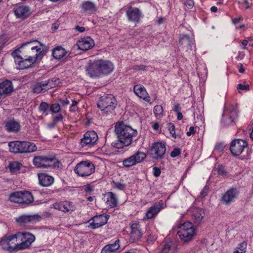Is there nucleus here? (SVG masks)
I'll list each match as a JSON object with an SVG mask.
<instances>
[{
	"label": "nucleus",
	"instance_id": "1",
	"mask_svg": "<svg viewBox=\"0 0 253 253\" xmlns=\"http://www.w3.org/2000/svg\"><path fill=\"white\" fill-rule=\"evenodd\" d=\"M114 70V65L108 60L99 59L89 60L86 66V74L91 78H96L101 76L107 75Z\"/></svg>",
	"mask_w": 253,
	"mask_h": 253
},
{
	"label": "nucleus",
	"instance_id": "2",
	"mask_svg": "<svg viewBox=\"0 0 253 253\" xmlns=\"http://www.w3.org/2000/svg\"><path fill=\"white\" fill-rule=\"evenodd\" d=\"M115 132L118 138V141L122 144V147L127 146L131 144L132 139L137 134L136 130L131 126L126 125L123 122H118L115 126ZM120 148L122 146H116Z\"/></svg>",
	"mask_w": 253,
	"mask_h": 253
},
{
	"label": "nucleus",
	"instance_id": "3",
	"mask_svg": "<svg viewBox=\"0 0 253 253\" xmlns=\"http://www.w3.org/2000/svg\"><path fill=\"white\" fill-rule=\"evenodd\" d=\"M43 44L37 40L30 41L23 43L20 46V53L25 57L34 58L35 60L40 58L43 54V50L41 48Z\"/></svg>",
	"mask_w": 253,
	"mask_h": 253
},
{
	"label": "nucleus",
	"instance_id": "4",
	"mask_svg": "<svg viewBox=\"0 0 253 253\" xmlns=\"http://www.w3.org/2000/svg\"><path fill=\"white\" fill-rule=\"evenodd\" d=\"M178 230L177 234L183 243L191 241L195 235V230L192 223L189 221L179 223L177 224Z\"/></svg>",
	"mask_w": 253,
	"mask_h": 253
},
{
	"label": "nucleus",
	"instance_id": "5",
	"mask_svg": "<svg viewBox=\"0 0 253 253\" xmlns=\"http://www.w3.org/2000/svg\"><path fill=\"white\" fill-rule=\"evenodd\" d=\"M9 151L14 153H31L37 151V147L33 142L15 141L8 143Z\"/></svg>",
	"mask_w": 253,
	"mask_h": 253
},
{
	"label": "nucleus",
	"instance_id": "6",
	"mask_svg": "<svg viewBox=\"0 0 253 253\" xmlns=\"http://www.w3.org/2000/svg\"><path fill=\"white\" fill-rule=\"evenodd\" d=\"M117 100L112 94L102 96L97 103L98 107L105 114L113 112L117 105Z\"/></svg>",
	"mask_w": 253,
	"mask_h": 253
},
{
	"label": "nucleus",
	"instance_id": "7",
	"mask_svg": "<svg viewBox=\"0 0 253 253\" xmlns=\"http://www.w3.org/2000/svg\"><path fill=\"white\" fill-rule=\"evenodd\" d=\"M33 165L38 168H59V163L54 158L45 155H38L34 157Z\"/></svg>",
	"mask_w": 253,
	"mask_h": 253
},
{
	"label": "nucleus",
	"instance_id": "8",
	"mask_svg": "<svg viewBox=\"0 0 253 253\" xmlns=\"http://www.w3.org/2000/svg\"><path fill=\"white\" fill-rule=\"evenodd\" d=\"M74 171L79 176L86 177L94 172L95 166L90 161H83L76 166Z\"/></svg>",
	"mask_w": 253,
	"mask_h": 253
},
{
	"label": "nucleus",
	"instance_id": "9",
	"mask_svg": "<svg viewBox=\"0 0 253 253\" xmlns=\"http://www.w3.org/2000/svg\"><path fill=\"white\" fill-rule=\"evenodd\" d=\"M237 108L234 105H226L221 120V123L224 126L232 125L234 120L238 116Z\"/></svg>",
	"mask_w": 253,
	"mask_h": 253
},
{
	"label": "nucleus",
	"instance_id": "10",
	"mask_svg": "<svg viewBox=\"0 0 253 253\" xmlns=\"http://www.w3.org/2000/svg\"><path fill=\"white\" fill-rule=\"evenodd\" d=\"M16 240H19L21 243L17 245L19 250H24L29 247L35 240V236L30 232H19L15 234Z\"/></svg>",
	"mask_w": 253,
	"mask_h": 253
},
{
	"label": "nucleus",
	"instance_id": "11",
	"mask_svg": "<svg viewBox=\"0 0 253 253\" xmlns=\"http://www.w3.org/2000/svg\"><path fill=\"white\" fill-rule=\"evenodd\" d=\"M17 240L15 234H6L0 239V246L6 251H14L19 250L17 249Z\"/></svg>",
	"mask_w": 253,
	"mask_h": 253
},
{
	"label": "nucleus",
	"instance_id": "12",
	"mask_svg": "<svg viewBox=\"0 0 253 253\" xmlns=\"http://www.w3.org/2000/svg\"><path fill=\"white\" fill-rule=\"evenodd\" d=\"M146 157V155L145 153L137 151L134 155L124 160L122 162L123 165L124 167L126 168L133 166L143 161Z\"/></svg>",
	"mask_w": 253,
	"mask_h": 253
},
{
	"label": "nucleus",
	"instance_id": "13",
	"mask_svg": "<svg viewBox=\"0 0 253 253\" xmlns=\"http://www.w3.org/2000/svg\"><path fill=\"white\" fill-rule=\"evenodd\" d=\"M248 146V143L242 139H235L230 143V149L234 156H239Z\"/></svg>",
	"mask_w": 253,
	"mask_h": 253
},
{
	"label": "nucleus",
	"instance_id": "14",
	"mask_svg": "<svg viewBox=\"0 0 253 253\" xmlns=\"http://www.w3.org/2000/svg\"><path fill=\"white\" fill-rule=\"evenodd\" d=\"M98 135L94 131H88L81 139L80 145L82 147H91L97 141Z\"/></svg>",
	"mask_w": 253,
	"mask_h": 253
},
{
	"label": "nucleus",
	"instance_id": "15",
	"mask_svg": "<svg viewBox=\"0 0 253 253\" xmlns=\"http://www.w3.org/2000/svg\"><path fill=\"white\" fill-rule=\"evenodd\" d=\"M126 9V15L129 21L138 23L142 17V13L137 7L128 5Z\"/></svg>",
	"mask_w": 253,
	"mask_h": 253
},
{
	"label": "nucleus",
	"instance_id": "16",
	"mask_svg": "<svg viewBox=\"0 0 253 253\" xmlns=\"http://www.w3.org/2000/svg\"><path fill=\"white\" fill-rule=\"evenodd\" d=\"M179 42L181 49L186 52L191 51L195 47L194 38L187 35H180Z\"/></svg>",
	"mask_w": 253,
	"mask_h": 253
},
{
	"label": "nucleus",
	"instance_id": "17",
	"mask_svg": "<svg viewBox=\"0 0 253 253\" xmlns=\"http://www.w3.org/2000/svg\"><path fill=\"white\" fill-rule=\"evenodd\" d=\"M166 147L164 143L161 142L155 143L151 149V154L155 159H162L166 153Z\"/></svg>",
	"mask_w": 253,
	"mask_h": 253
},
{
	"label": "nucleus",
	"instance_id": "18",
	"mask_svg": "<svg viewBox=\"0 0 253 253\" xmlns=\"http://www.w3.org/2000/svg\"><path fill=\"white\" fill-rule=\"evenodd\" d=\"M238 194L237 189L230 188L222 194L221 201L223 204L228 205L235 201Z\"/></svg>",
	"mask_w": 253,
	"mask_h": 253
},
{
	"label": "nucleus",
	"instance_id": "19",
	"mask_svg": "<svg viewBox=\"0 0 253 253\" xmlns=\"http://www.w3.org/2000/svg\"><path fill=\"white\" fill-rule=\"evenodd\" d=\"M56 84L52 80L41 82L36 84L33 90L36 93L44 92L46 90L55 87Z\"/></svg>",
	"mask_w": 253,
	"mask_h": 253
},
{
	"label": "nucleus",
	"instance_id": "20",
	"mask_svg": "<svg viewBox=\"0 0 253 253\" xmlns=\"http://www.w3.org/2000/svg\"><path fill=\"white\" fill-rule=\"evenodd\" d=\"M54 209L64 212H70L76 210L75 205L70 201H64L61 203H56L53 205Z\"/></svg>",
	"mask_w": 253,
	"mask_h": 253
},
{
	"label": "nucleus",
	"instance_id": "21",
	"mask_svg": "<svg viewBox=\"0 0 253 253\" xmlns=\"http://www.w3.org/2000/svg\"><path fill=\"white\" fill-rule=\"evenodd\" d=\"M76 45L79 49L86 51L94 46V42L90 37H87L78 41Z\"/></svg>",
	"mask_w": 253,
	"mask_h": 253
},
{
	"label": "nucleus",
	"instance_id": "22",
	"mask_svg": "<svg viewBox=\"0 0 253 253\" xmlns=\"http://www.w3.org/2000/svg\"><path fill=\"white\" fill-rule=\"evenodd\" d=\"M36 61L33 57L18 58L16 59V64L18 69L23 70L31 67Z\"/></svg>",
	"mask_w": 253,
	"mask_h": 253
},
{
	"label": "nucleus",
	"instance_id": "23",
	"mask_svg": "<svg viewBox=\"0 0 253 253\" xmlns=\"http://www.w3.org/2000/svg\"><path fill=\"white\" fill-rule=\"evenodd\" d=\"M108 218L106 215L100 214L94 216L90 221V226L92 229L97 228L105 224L107 222Z\"/></svg>",
	"mask_w": 253,
	"mask_h": 253
},
{
	"label": "nucleus",
	"instance_id": "24",
	"mask_svg": "<svg viewBox=\"0 0 253 253\" xmlns=\"http://www.w3.org/2000/svg\"><path fill=\"white\" fill-rule=\"evenodd\" d=\"M130 229V237L131 239L133 242L139 240L142 236V232L139 224L138 223H132Z\"/></svg>",
	"mask_w": 253,
	"mask_h": 253
},
{
	"label": "nucleus",
	"instance_id": "25",
	"mask_svg": "<svg viewBox=\"0 0 253 253\" xmlns=\"http://www.w3.org/2000/svg\"><path fill=\"white\" fill-rule=\"evenodd\" d=\"M133 91L135 94L139 98L143 99L147 102L150 101V97L148 94L145 88L140 84H137L134 86Z\"/></svg>",
	"mask_w": 253,
	"mask_h": 253
},
{
	"label": "nucleus",
	"instance_id": "26",
	"mask_svg": "<svg viewBox=\"0 0 253 253\" xmlns=\"http://www.w3.org/2000/svg\"><path fill=\"white\" fill-rule=\"evenodd\" d=\"M192 218L195 223L199 224L205 216L204 210L200 208L193 207L191 209Z\"/></svg>",
	"mask_w": 253,
	"mask_h": 253
},
{
	"label": "nucleus",
	"instance_id": "27",
	"mask_svg": "<svg viewBox=\"0 0 253 253\" xmlns=\"http://www.w3.org/2000/svg\"><path fill=\"white\" fill-rule=\"evenodd\" d=\"M39 183L42 186H49L54 182V178L46 173L38 174Z\"/></svg>",
	"mask_w": 253,
	"mask_h": 253
},
{
	"label": "nucleus",
	"instance_id": "28",
	"mask_svg": "<svg viewBox=\"0 0 253 253\" xmlns=\"http://www.w3.org/2000/svg\"><path fill=\"white\" fill-rule=\"evenodd\" d=\"M163 208L162 203L155 204L148 209L146 213L145 217L147 219L155 218Z\"/></svg>",
	"mask_w": 253,
	"mask_h": 253
},
{
	"label": "nucleus",
	"instance_id": "29",
	"mask_svg": "<svg viewBox=\"0 0 253 253\" xmlns=\"http://www.w3.org/2000/svg\"><path fill=\"white\" fill-rule=\"evenodd\" d=\"M14 12L16 16L21 19L26 18L31 13L30 9L27 6H19L14 9Z\"/></svg>",
	"mask_w": 253,
	"mask_h": 253
},
{
	"label": "nucleus",
	"instance_id": "30",
	"mask_svg": "<svg viewBox=\"0 0 253 253\" xmlns=\"http://www.w3.org/2000/svg\"><path fill=\"white\" fill-rule=\"evenodd\" d=\"M4 124L5 129L9 132H17L20 128L19 123L14 119L5 121Z\"/></svg>",
	"mask_w": 253,
	"mask_h": 253
},
{
	"label": "nucleus",
	"instance_id": "31",
	"mask_svg": "<svg viewBox=\"0 0 253 253\" xmlns=\"http://www.w3.org/2000/svg\"><path fill=\"white\" fill-rule=\"evenodd\" d=\"M41 217L38 215H22L16 219V221L21 225H24L31 221L39 220Z\"/></svg>",
	"mask_w": 253,
	"mask_h": 253
},
{
	"label": "nucleus",
	"instance_id": "32",
	"mask_svg": "<svg viewBox=\"0 0 253 253\" xmlns=\"http://www.w3.org/2000/svg\"><path fill=\"white\" fill-rule=\"evenodd\" d=\"M13 91L12 83L5 81L0 84V98L3 95L9 94Z\"/></svg>",
	"mask_w": 253,
	"mask_h": 253
},
{
	"label": "nucleus",
	"instance_id": "33",
	"mask_svg": "<svg viewBox=\"0 0 253 253\" xmlns=\"http://www.w3.org/2000/svg\"><path fill=\"white\" fill-rule=\"evenodd\" d=\"M177 252L176 244L171 241L164 244L160 253H177Z\"/></svg>",
	"mask_w": 253,
	"mask_h": 253
},
{
	"label": "nucleus",
	"instance_id": "34",
	"mask_svg": "<svg viewBox=\"0 0 253 253\" xmlns=\"http://www.w3.org/2000/svg\"><path fill=\"white\" fill-rule=\"evenodd\" d=\"M120 240H117L112 244L106 245L103 248L101 253H115L120 248Z\"/></svg>",
	"mask_w": 253,
	"mask_h": 253
},
{
	"label": "nucleus",
	"instance_id": "35",
	"mask_svg": "<svg viewBox=\"0 0 253 253\" xmlns=\"http://www.w3.org/2000/svg\"><path fill=\"white\" fill-rule=\"evenodd\" d=\"M81 7L84 12L89 14L93 13L97 10L96 6L93 2L90 1L83 2Z\"/></svg>",
	"mask_w": 253,
	"mask_h": 253
},
{
	"label": "nucleus",
	"instance_id": "36",
	"mask_svg": "<svg viewBox=\"0 0 253 253\" xmlns=\"http://www.w3.org/2000/svg\"><path fill=\"white\" fill-rule=\"evenodd\" d=\"M67 53L66 50L61 46H58L52 50L53 57L58 60L63 58Z\"/></svg>",
	"mask_w": 253,
	"mask_h": 253
},
{
	"label": "nucleus",
	"instance_id": "37",
	"mask_svg": "<svg viewBox=\"0 0 253 253\" xmlns=\"http://www.w3.org/2000/svg\"><path fill=\"white\" fill-rule=\"evenodd\" d=\"M22 204L29 205L34 201V197L31 193L27 191H22Z\"/></svg>",
	"mask_w": 253,
	"mask_h": 253
},
{
	"label": "nucleus",
	"instance_id": "38",
	"mask_svg": "<svg viewBox=\"0 0 253 253\" xmlns=\"http://www.w3.org/2000/svg\"><path fill=\"white\" fill-rule=\"evenodd\" d=\"M106 203L111 208L116 207L118 203V200L115 194L112 192H109L107 195Z\"/></svg>",
	"mask_w": 253,
	"mask_h": 253
},
{
	"label": "nucleus",
	"instance_id": "39",
	"mask_svg": "<svg viewBox=\"0 0 253 253\" xmlns=\"http://www.w3.org/2000/svg\"><path fill=\"white\" fill-rule=\"evenodd\" d=\"M21 196L22 191H18L11 194L9 195V198L10 201L12 202L18 204H22V201L21 200Z\"/></svg>",
	"mask_w": 253,
	"mask_h": 253
},
{
	"label": "nucleus",
	"instance_id": "40",
	"mask_svg": "<svg viewBox=\"0 0 253 253\" xmlns=\"http://www.w3.org/2000/svg\"><path fill=\"white\" fill-rule=\"evenodd\" d=\"M154 114L157 119L162 118L164 115V110L161 105H156L154 107Z\"/></svg>",
	"mask_w": 253,
	"mask_h": 253
},
{
	"label": "nucleus",
	"instance_id": "41",
	"mask_svg": "<svg viewBox=\"0 0 253 253\" xmlns=\"http://www.w3.org/2000/svg\"><path fill=\"white\" fill-rule=\"evenodd\" d=\"M21 165L18 162L14 161L9 163L8 168L12 173H15L19 170Z\"/></svg>",
	"mask_w": 253,
	"mask_h": 253
},
{
	"label": "nucleus",
	"instance_id": "42",
	"mask_svg": "<svg viewBox=\"0 0 253 253\" xmlns=\"http://www.w3.org/2000/svg\"><path fill=\"white\" fill-rule=\"evenodd\" d=\"M247 243L243 242L238 245L234 253H245L246 252Z\"/></svg>",
	"mask_w": 253,
	"mask_h": 253
},
{
	"label": "nucleus",
	"instance_id": "43",
	"mask_svg": "<svg viewBox=\"0 0 253 253\" xmlns=\"http://www.w3.org/2000/svg\"><path fill=\"white\" fill-rule=\"evenodd\" d=\"M49 109V105L44 102H42L40 105L39 110L42 114L47 115V112Z\"/></svg>",
	"mask_w": 253,
	"mask_h": 253
},
{
	"label": "nucleus",
	"instance_id": "44",
	"mask_svg": "<svg viewBox=\"0 0 253 253\" xmlns=\"http://www.w3.org/2000/svg\"><path fill=\"white\" fill-rule=\"evenodd\" d=\"M61 107L58 103H54L51 105L50 110L53 113H57L60 112Z\"/></svg>",
	"mask_w": 253,
	"mask_h": 253
},
{
	"label": "nucleus",
	"instance_id": "45",
	"mask_svg": "<svg viewBox=\"0 0 253 253\" xmlns=\"http://www.w3.org/2000/svg\"><path fill=\"white\" fill-rule=\"evenodd\" d=\"M112 185L114 187L120 190H123L125 188V185L120 182H112Z\"/></svg>",
	"mask_w": 253,
	"mask_h": 253
},
{
	"label": "nucleus",
	"instance_id": "46",
	"mask_svg": "<svg viewBox=\"0 0 253 253\" xmlns=\"http://www.w3.org/2000/svg\"><path fill=\"white\" fill-rule=\"evenodd\" d=\"M217 170L218 174L220 175H226L227 172L225 167L222 165H218L217 168Z\"/></svg>",
	"mask_w": 253,
	"mask_h": 253
},
{
	"label": "nucleus",
	"instance_id": "47",
	"mask_svg": "<svg viewBox=\"0 0 253 253\" xmlns=\"http://www.w3.org/2000/svg\"><path fill=\"white\" fill-rule=\"evenodd\" d=\"M20 53V47L15 49L11 53L12 56L14 58L15 62L16 63V59L18 58H21V56L19 55V53Z\"/></svg>",
	"mask_w": 253,
	"mask_h": 253
},
{
	"label": "nucleus",
	"instance_id": "48",
	"mask_svg": "<svg viewBox=\"0 0 253 253\" xmlns=\"http://www.w3.org/2000/svg\"><path fill=\"white\" fill-rule=\"evenodd\" d=\"M184 3L188 9H191L194 5L193 0H184Z\"/></svg>",
	"mask_w": 253,
	"mask_h": 253
},
{
	"label": "nucleus",
	"instance_id": "49",
	"mask_svg": "<svg viewBox=\"0 0 253 253\" xmlns=\"http://www.w3.org/2000/svg\"><path fill=\"white\" fill-rule=\"evenodd\" d=\"M169 130L172 137L176 138L174 126L171 124H169Z\"/></svg>",
	"mask_w": 253,
	"mask_h": 253
},
{
	"label": "nucleus",
	"instance_id": "50",
	"mask_svg": "<svg viewBox=\"0 0 253 253\" xmlns=\"http://www.w3.org/2000/svg\"><path fill=\"white\" fill-rule=\"evenodd\" d=\"M180 154V150L179 148H175L170 153V156L172 158L176 157L179 156Z\"/></svg>",
	"mask_w": 253,
	"mask_h": 253
},
{
	"label": "nucleus",
	"instance_id": "51",
	"mask_svg": "<svg viewBox=\"0 0 253 253\" xmlns=\"http://www.w3.org/2000/svg\"><path fill=\"white\" fill-rule=\"evenodd\" d=\"M237 88L238 89L248 90H249V84H239Z\"/></svg>",
	"mask_w": 253,
	"mask_h": 253
},
{
	"label": "nucleus",
	"instance_id": "52",
	"mask_svg": "<svg viewBox=\"0 0 253 253\" xmlns=\"http://www.w3.org/2000/svg\"><path fill=\"white\" fill-rule=\"evenodd\" d=\"M161 170L157 167H154L153 168V174L156 177H158L161 174Z\"/></svg>",
	"mask_w": 253,
	"mask_h": 253
},
{
	"label": "nucleus",
	"instance_id": "53",
	"mask_svg": "<svg viewBox=\"0 0 253 253\" xmlns=\"http://www.w3.org/2000/svg\"><path fill=\"white\" fill-rule=\"evenodd\" d=\"M173 110L175 112L177 113L178 112H180L181 107L180 104L178 103H174L173 105Z\"/></svg>",
	"mask_w": 253,
	"mask_h": 253
},
{
	"label": "nucleus",
	"instance_id": "54",
	"mask_svg": "<svg viewBox=\"0 0 253 253\" xmlns=\"http://www.w3.org/2000/svg\"><path fill=\"white\" fill-rule=\"evenodd\" d=\"M59 102L62 106H67L70 103V101L67 98L60 99Z\"/></svg>",
	"mask_w": 253,
	"mask_h": 253
},
{
	"label": "nucleus",
	"instance_id": "55",
	"mask_svg": "<svg viewBox=\"0 0 253 253\" xmlns=\"http://www.w3.org/2000/svg\"><path fill=\"white\" fill-rule=\"evenodd\" d=\"M194 126H190L189 131L186 133L187 136H190V135L195 134V131Z\"/></svg>",
	"mask_w": 253,
	"mask_h": 253
},
{
	"label": "nucleus",
	"instance_id": "56",
	"mask_svg": "<svg viewBox=\"0 0 253 253\" xmlns=\"http://www.w3.org/2000/svg\"><path fill=\"white\" fill-rule=\"evenodd\" d=\"M84 190L85 192H87V193H90L93 191V188H92V186H90V185H87L84 186Z\"/></svg>",
	"mask_w": 253,
	"mask_h": 253
},
{
	"label": "nucleus",
	"instance_id": "57",
	"mask_svg": "<svg viewBox=\"0 0 253 253\" xmlns=\"http://www.w3.org/2000/svg\"><path fill=\"white\" fill-rule=\"evenodd\" d=\"M146 67H147L144 65H140L135 66V69L137 70H145L146 69Z\"/></svg>",
	"mask_w": 253,
	"mask_h": 253
},
{
	"label": "nucleus",
	"instance_id": "58",
	"mask_svg": "<svg viewBox=\"0 0 253 253\" xmlns=\"http://www.w3.org/2000/svg\"><path fill=\"white\" fill-rule=\"evenodd\" d=\"M62 120V116L61 115H59L58 116L55 117L53 119V122L54 123H57L58 122Z\"/></svg>",
	"mask_w": 253,
	"mask_h": 253
},
{
	"label": "nucleus",
	"instance_id": "59",
	"mask_svg": "<svg viewBox=\"0 0 253 253\" xmlns=\"http://www.w3.org/2000/svg\"><path fill=\"white\" fill-rule=\"evenodd\" d=\"M76 30L80 32H83L85 31V28L83 27L77 26L76 27Z\"/></svg>",
	"mask_w": 253,
	"mask_h": 253
},
{
	"label": "nucleus",
	"instance_id": "60",
	"mask_svg": "<svg viewBox=\"0 0 253 253\" xmlns=\"http://www.w3.org/2000/svg\"><path fill=\"white\" fill-rule=\"evenodd\" d=\"M71 101H72V104L71 105V108H74L75 107H76L77 105L78 102L75 100H73V99H72Z\"/></svg>",
	"mask_w": 253,
	"mask_h": 253
},
{
	"label": "nucleus",
	"instance_id": "61",
	"mask_svg": "<svg viewBox=\"0 0 253 253\" xmlns=\"http://www.w3.org/2000/svg\"><path fill=\"white\" fill-rule=\"evenodd\" d=\"M208 189L206 187H205L201 192V195L204 197L206 195Z\"/></svg>",
	"mask_w": 253,
	"mask_h": 253
},
{
	"label": "nucleus",
	"instance_id": "62",
	"mask_svg": "<svg viewBox=\"0 0 253 253\" xmlns=\"http://www.w3.org/2000/svg\"><path fill=\"white\" fill-rule=\"evenodd\" d=\"M177 114V118L178 120H181L183 118V115L180 112H178L176 113Z\"/></svg>",
	"mask_w": 253,
	"mask_h": 253
},
{
	"label": "nucleus",
	"instance_id": "63",
	"mask_svg": "<svg viewBox=\"0 0 253 253\" xmlns=\"http://www.w3.org/2000/svg\"><path fill=\"white\" fill-rule=\"evenodd\" d=\"M248 43V41H247V40H244L242 42V44L244 45V46L243 47V49H246V47L245 46L246 45H247Z\"/></svg>",
	"mask_w": 253,
	"mask_h": 253
},
{
	"label": "nucleus",
	"instance_id": "64",
	"mask_svg": "<svg viewBox=\"0 0 253 253\" xmlns=\"http://www.w3.org/2000/svg\"><path fill=\"white\" fill-rule=\"evenodd\" d=\"M153 128L155 129V130H158L159 128V124L158 123H155L153 124Z\"/></svg>",
	"mask_w": 253,
	"mask_h": 253
}]
</instances>
